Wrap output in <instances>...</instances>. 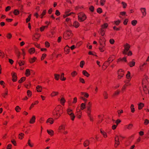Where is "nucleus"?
<instances>
[{"mask_svg":"<svg viewBox=\"0 0 149 149\" xmlns=\"http://www.w3.org/2000/svg\"><path fill=\"white\" fill-rule=\"evenodd\" d=\"M63 113V108L60 105L57 106L53 111L52 114L55 120H57L59 118Z\"/></svg>","mask_w":149,"mask_h":149,"instance_id":"1","label":"nucleus"},{"mask_svg":"<svg viewBox=\"0 0 149 149\" xmlns=\"http://www.w3.org/2000/svg\"><path fill=\"white\" fill-rule=\"evenodd\" d=\"M73 36L72 32L70 30H67L64 33L63 38L66 40L72 38Z\"/></svg>","mask_w":149,"mask_h":149,"instance_id":"2","label":"nucleus"},{"mask_svg":"<svg viewBox=\"0 0 149 149\" xmlns=\"http://www.w3.org/2000/svg\"><path fill=\"white\" fill-rule=\"evenodd\" d=\"M78 20L79 22L84 21L86 19V16L84 13L80 12L78 14Z\"/></svg>","mask_w":149,"mask_h":149,"instance_id":"3","label":"nucleus"},{"mask_svg":"<svg viewBox=\"0 0 149 149\" xmlns=\"http://www.w3.org/2000/svg\"><path fill=\"white\" fill-rule=\"evenodd\" d=\"M67 113L70 116V119L72 120H74L75 118V116L73 113V111L72 109L69 108L67 110Z\"/></svg>","mask_w":149,"mask_h":149,"instance_id":"4","label":"nucleus"},{"mask_svg":"<svg viewBox=\"0 0 149 149\" xmlns=\"http://www.w3.org/2000/svg\"><path fill=\"white\" fill-rule=\"evenodd\" d=\"M124 49L122 53L125 55L127 54V52L129 50L130 46L129 44L126 43L124 45Z\"/></svg>","mask_w":149,"mask_h":149,"instance_id":"5","label":"nucleus"},{"mask_svg":"<svg viewBox=\"0 0 149 149\" xmlns=\"http://www.w3.org/2000/svg\"><path fill=\"white\" fill-rule=\"evenodd\" d=\"M40 36V35L39 34H35L33 36V39L35 41H37L39 40Z\"/></svg>","mask_w":149,"mask_h":149,"instance_id":"6","label":"nucleus"},{"mask_svg":"<svg viewBox=\"0 0 149 149\" xmlns=\"http://www.w3.org/2000/svg\"><path fill=\"white\" fill-rule=\"evenodd\" d=\"M65 125L63 124L60 126L58 128V132H62L63 130H64L65 129Z\"/></svg>","mask_w":149,"mask_h":149,"instance_id":"7","label":"nucleus"},{"mask_svg":"<svg viewBox=\"0 0 149 149\" xmlns=\"http://www.w3.org/2000/svg\"><path fill=\"white\" fill-rule=\"evenodd\" d=\"M12 81L13 82H15L17 81V76L16 74L14 72L12 73Z\"/></svg>","mask_w":149,"mask_h":149,"instance_id":"8","label":"nucleus"},{"mask_svg":"<svg viewBox=\"0 0 149 149\" xmlns=\"http://www.w3.org/2000/svg\"><path fill=\"white\" fill-rule=\"evenodd\" d=\"M140 10L143 17H145L146 15V9L145 8H141Z\"/></svg>","mask_w":149,"mask_h":149,"instance_id":"9","label":"nucleus"},{"mask_svg":"<svg viewBox=\"0 0 149 149\" xmlns=\"http://www.w3.org/2000/svg\"><path fill=\"white\" fill-rule=\"evenodd\" d=\"M70 47L68 45H67L64 48V52L65 54H67L70 52Z\"/></svg>","mask_w":149,"mask_h":149,"instance_id":"10","label":"nucleus"},{"mask_svg":"<svg viewBox=\"0 0 149 149\" xmlns=\"http://www.w3.org/2000/svg\"><path fill=\"white\" fill-rule=\"evenodd\" d=\"M80 25V24L79 22L77 21H75L73 23V25H71L72 26H73L75 28H77Z\"/></svg>","mask_w":149,"mask_h":149,"instance_id":"11","label":"nucleus"},{"mask_svg":"<svg viewBox=\"0 0 149 149\" xmlns=\"http://www.w3.org/2000/svg\"><path fill=\"white\" fill-rule=\"evenodd\" d=\"M77 115V117L79 118H80L81 116V111L79 109H77V112H76Z\"/></svg>","mask_w":149,"mask_h":149,"instance_id":"12","label":"nucleus"},{"mask_svg":"<svg viewBox=\"0 0 149 149\" xmlns=\"http://www.w3.org/2000/svg\"><path fill=\"white\" fill-rule=\"evenodd\" d=\"M131 85L130 83L129 82V81L128 80V81L123 86L122 89V91L125 90L127 86H130Z\"/></svg>","mask_w":149,"mask_h":149,"instance_id":"13","label":"nucleus"},{"mask_svg":"<svg viewBox=\"0 0 149 149\" xmlns=\"http://www.w3.org/2000/svg\"><path fill=\"white\" fill-rule=\"evenodd\" d=\"M54 122V120L52 118H49L46 121V123H49L50 124H52Z\"/></svg>","mask_w":149,"mask_h":149,"instance_id":"14","label":"nucleus"},{"mask_svg":"<svg viewBox=\"0 0 149 149\" xmlns=\"http://www.w3.org/2000/svg\"><path fill=\"white\" fill-rule=\"evenodd\" d=\"M146 82H148V81L146 79L143 80L142 81V84L144 91H145V88H147V86L145 84V83Z\"/></svg>","mask_w":149,"mask_h":149,"instance_id":"15","label":"nucleus"},{"mask_svg":"<svg viewBox=\"0 0 149 149\" xmlns=\"http://www.w3.org/2000/svg\"><path fill=\"white\" fill-rule=\"evenodd\" d=\"M133 126V125L132 124H130L128 125H125V128L126 129H127L128 130H131L132 129Z\"/></svg>","mask_w":149,"mask_h":149,"instance_id":"16","label":"nucleus"},{"mask_svg":"<svg viewBox=\"0 0 149 149\" xmlns=\"http://www.w3.org/2000/svg\"><path fill=\"white\" fill-rule=\"evenodd\" d=\"M81 95L82 96H83L84 97L87 98H88L89 96V94L86 92H81L80 93Z\"/></svg>","mask_w":149,"mask_h":149,"instance_id":"17","label":"nucleus"},{"mask_svg":"<svg viewBox=\"0 0 149 149\" xmlns=\"http://www.w3.org/2000/svg\"><path fill=\"white\" fill-rule=\"evenodd\" d=\"M135 62L134 61V60H133L132 61L128 63L129 65L131 67H132L134 66L135 65Z\"/></svg>","mask_w":149,"mask_h":149,"instance_id":"18","label":"nucleus"},{"mask_svg":"<svg viewBox=\"0 0 149 149\" xmlns=\"http://www.w3.org/2000/svg\"><path fill=\"white\" fill-rule=\"evenodd\" d=\"M35 119L36 118L35 116H33L30 119L29 121V123L30 124H33L35 123Z\"/></svg>","mask_w":149,"mask_h":149,"instance_id":"19","label":"nucleus"},{"mask_svg":"<svg viewBox=\"0 0 149 149\" xmlns=\"http://www.w3.org/2000/svg\"><path fill=\"white\" fill-rule=\"evenodd\" d=\"M36 58L34 57L33 58H30L29 60V62L31 63H32L36 61Z\"/></svg>","mask_w":149,"mask_h":149,"instance_id":"20","label":"nucleus"},{"mask_svg":"<svg viewBox=\"0 0 149 149\" xmlns=\"http://www.w3.org/2000/svg\"><path fill=\"white\" fill-rule=\"evenodd\" d=\"M82 74L83 75L87 77H88L90 76V74L86 70H84L82 71Z\"/></svg>","mask_w":149,"mask_h":149,"instance_id":"21","label":"nucleus"},{"mask_svg":"<svg viewBox=\"0 0 149 149\" xmlns=\"http://www.w3.org/2000/svg\"><path fill=\"white\" fill-rule=\"evenodd\" d=\"M108 26V24L107 23H105L104 24H103L101 26V29H105L107 28Z\"/></svg>","mask_w":149,"mask_h":149,"instance_id":"22","label":"nucleus"},{"mask_svg":"<svg viewBox=\"0 0 149 149\" xmlns=\"http://www.w3.org/2000/svg\"><path fill=\"white\" fill-rule=\"evenodd\" d=\"M118 74L121 75L122 76L124 75V72L122 69L119 70L118 72Z\"/></svg>","mask_w":149,"mask_h":149,"instance_id":"23","label":"nucleus"},{"mask_svg":"<svg viewBox=\"0 0 149 149\" xmlns=\"http://www.w3.org/2000/svg\"><path fill=\"white\" fill-rule=\"evenodd\" d=\"M17 62L19 65L20 66L24 65V61L21 60H18Z\"/></svg>","mask_w":149,"mask_h":149,"instance_id":"24","label":"nucleus"},{"mask_svg":"<svg viewBox=\"0 0 149 149\" xmlns=\"http://www.w3.org/2000/svg\"><path fill=\"white\" fill-rule=\"evenodd\" d=\"M103 95L105 99H107L108 98V94L107 91H104L103 93Z\"/></svg>","mask_w":149,"mask_h":149,"instance_id":"25","label":"nucleus"},{"mask_svg":"<svg viewBox=\"0 0 149 149\" xmlns=\"http://www.w3.org/2000/svg\"><path fill=\"white\" fill-rule=\"evenodd\" d=\"M89 144V141L88 140H86L84 142V147H86L88 146Z\"/></svg>","mask_w":149,"mask_h":149,"instance_id":"26","label":"nucleus"},{"mask_svg":"<svg viewBox=\"0 0 149 149\" xmlns=\"http://www.w3.org/2000/svg\"><path fill=\"white\" fill-rule=\"evenodd\" d=\"M58 94V92L53 91L51 93L50 95L51 97H53L57 95Z\"/></svg>","mask_w":149,"mask_h":149,"instance_id":"27","label":"nucleus"},{"mask_svg":"<svg viewBox=\"0 0 149 149\" xmlns=\"http://www.w3.org/2000/svg\"><path fill=\"white\" fill-rule=\"evenodd\" d=\"M25 74L26 76L27 77H28L30 75V71L29 69H27L26 70Z\"/></svg>","mask_w":149,"mask_h":149,"instance_id":"28","label":"nucleus"},{"mask_svg":"<svg viewBox=\"0 0 149 149\" xmlns=\"http://www.w3.org/2000/svg\"><path fill=\"white\" fill-rule=\"evenodd\" d=\"M36 88L38 92H41L42 91V87L40 86H37L36 87Z\"/></svg>","mask_w":149,"mask_h":149,"instance_id":"29","label":"nucleus"},{"mask_svg":"<svg viewBox=\"0 0 149 149\" xmlns=\"http://www.w3.org/2000/svg\"><path fill=\"white\" fill-rule=\"evenodd\" d=\"M64 73H62L61 74L60 76V79L62 81H65L66 79L64 77Z\"/></svg>","mask_w":149,"mask_h":149,"instance_id":"30","label":"nucleus"},{"mask_svg":"<svg viewBox=\"0 0 149 149\" xmlns=\"http://www.w3.org/2000/svg\"><path fill=\"white\" fill-rule=\"evenodd\" d=\"M120 91L119 90H118L116 91L113 95V96H116L119 95L120 93Z\"/></svg>","mask_w":149,"mask_h":149,"instance_id":"31","label":"nucleus"},{"mask_svg":"<svg viewBox=\"0 0 149 149\" xmlns=\"http://www.w3.org/2000/svg\"><path fill=\"white\" fill-rule=\"evenodd\" d=\"M55 33V32L54 31H52L51 32V34L50 35H48L47 36L49 38H52L54 37V34Z\"/></svg>","mask_w":149,"mask_h":149,"instance_id":"32","label":"nucleus"},{"mask_svg":"<svg viewBox=\"0 0 149 149\" xmlns=\"http://www.w3.org/2000/svg\"><path fill=\"white\" fill-rule=\"evenodd\" d=\"M144 106V104L142 103H140L138 105V109L139 110H141L143 107Z\"/></svg>","mask_w":149,"mask_h":149,"instance_id":"33","label":"nucleus"},{"mask_svg":"<svg viewBox=\"0 0 149 149\" xmlns=\"http://www.w3.org/2000/svg\"><path fill=\"white\" fill-rule=\"evenodd\" d=\"M47 132L48 134L51 136H52L54 135V131L52 130H47Z\"/></svg>","mask_w":149,"mask_h":149,"instance_id":"34","label":"nucleus"},{"mask_svg":"<svg viewBox=\"0 0 149 149\" xmlns=\"http://www.w3.org/2000/svg\"><path fill=\"white\" fill-rule=\"evenodd\" d=\"M35 49L34 48H32L29 50V52L31 54H33L35 52Z\"/></svg>","mask_w":149,"mask_h":149,"instance_id":"35","label":"nucleus"},{"mask_svg":"<svg viewBox=\"0 0 149 149\" xmlns=\"http://www.w3.org/2000/svg\"><path fill=\"white\" fill-rule=\"evenodd\" d=\"M87 113L88 116L91 115V109L90 108L87 109Z\"/></svg>","mask_w":149,"mask_h":149,"instance_id":"36","label":"nucleus"},{"mask_svg":"<svg viewBox=\"0 0 149 149\" xmlns=\"http://www.w3.org/2000/svg\"><path fill=\"white\" fill-rule=\"evenodd\" d=\"M100 132L104 138H106L107 137V136L106 132L101 130H100Z\"/></svg>","mask_w":149,"mask_h":149,"instance_id":"37","label":"nucleus"},{"mask_svg":"<svg viewBox=\"0 0 149 149\" xmlns=\"http://www.w3.org/2000/svg\"><path fill=\"white\" fill-rule=\"evenodd\" d=\"M54 79L56 80H59L60 75L59 74H54Z\"/></svg>","mask_w":149,"mask_h":149,"instance_id":"38","label":"nucleus"},{"mask_svg":"<svg viewBox=\"0 0 149 149\" xmlns=\"http://www.w3.org/2000/svg\"><path fill=\"white\" fill-rule=\"evenodd\" d=\"M80 109L81 110H83L86 108V104L84 103H82L81 104Z\"/></svg>","mask_w":149,"mask_h":149,"instance_id":"39","label":"nucleus"},{"mask_svg":"<svg viewBox=\"0 0 149 149\" xmlns=\"http://www.w3.org/2000/svg\"><path fill=\"white\" fill-rule=\"evenodd\" d=\"M26 79V77H22L18 81V82L19 83H21L24 82Z\"/></svg>","mask_w":149,"mask_h":149,"instance_id":"40","label":"nucleus"},{"mask_svg":"<svg viewBox=\"0 0 149 149\" xmlns=\"http://www.w3.org/2000/svg\"><path fill=\"white\" fill-rule=\"evenodd\" d=\"M134 107V106L133 104H132L130 107L131 111L132 113H134L135 111V109Z\"/></svg>","mask_w":149,"mask_h":149,"instance_id":"41","label":"nucleus"},{"mask_svg":"<svg viewBox=\"0 0 149 149\" xmlns=\"http://www.w3.org/2000/svg\"><path fill=\"white\" fill-rule=\"evenodd\" d=\"M105 32V31L104 29H100V33L102 36H103L104 35Z\"/></svg>","mask_w":149,"mask_h":149,"instance_id":"42","label":"nucleus"},{"mask_svg":"<svg viewBox=\"0 0 149 149\" xmlns=\"http://www.w3.org/2000/svg\"><path fill=\"white\" fill-rule=\"evenodd\" d=\"M46 13V10H43L42 14L40 16V17L41 18H42L43 17V16L45 15Z\"/></svg>","mask_w":149,"mask_h":149,"instance_id":"43","label":"nucleus"},{"mask_svg":"<svg viewBox=\"0 0 149 149\" xmlns=\"http://www.w3.org/2000/svg\"><path fill=\"white\" fill-rule=\"evenodd\" d=\"M99 49L101 52H103L104 51L105 48L104 46H101L99 47Z\"/></svg>","mask_w":149,"mask_h":149,"instance_id":"44","label":"nucleus"},{"mask_svg":"<svg viewBox=\"0 0 149 149\" xmlns=\"http://www.w3.org/2000/svg\"><path fill=\"white\" fill-rule=\"evenodd\" d=\"M5 91V93H3L2 94V95L3 96V97L4 98L7 95H8V89H6Z\"/></svg>","mask_w":149,"mask_h":149,"instance_id":"45","label":"nucleus"},{"mask_svg":"<svg viewBox=\"0 0 149 149\" xmlns=\"http://www.w3.org/2000/svg\"><path fill=\"white\" fill-rule=\"evenodd\" d=\"M65 102V100L64 98L62 97L60 100V102L62 105H64V103Z\"/></svg>","mask_w":149,"mask_h":149,"instance_id":"46","label":"nucleus"},{"mask_svg":"<svg viewBox=\"0 0 149 149\" xmlns=\"http://www.w3.org/2000/svg\"><path fill=\"white\" fill-rule=\"evenodd\" d=\"M27 94L29 97H31L32 94L31 91L29 90H28L27 91Z\"/></svg>","mask_w":149,"mask_h":149,"instance_id":"47","label":"nucleus"},{"mask_svg":"<svg viewBox=\"0 0 149 149\" xmlns=\"http://www.w3.org/2000/svg\"><path fill=\"white\" fill-rule=\"evenodd\" d=\"M24 134L22 133H20L19 135V138L21 139H22L24 137Z\"/></svg>","mask_w":149,"mask_h":149,"instance_id":"48","label":"nucleus"},{"mask_svg":"<svg viewBox=\"0 0 149 149\" xmlns=\"http://www.w3.org/2000/svg\"><path fill=\"white\" fill-rule=\"evenodd\" d=\"M106 0H100V3L101 5L103 6L106 3Z\"/></svg>","mask_w":149,"mask_h":149,"instance_id":"49","label":"nucleus"},{"mask_svg":"<svg viewBox=\"0 0 149 149\" xmlns=\"http://www.w3.org/2000/svg\"><path fill=\"white\" fill-rule=\"evenodd\" d=\"M20 109L21 108L18 106H17L15 108V110L17 112H19Z\"/></svg>","mask_w":149,"mask_h":149,"instance_id":"50","label":"nucleus"},{"mask_svg":"<svg viewBox=\"0 0 149 149\" xmlns=\"http://www.w3.org/2000/svg\"><path fill=\"white\" fill-rule=\"evenodd\" d=\"M31 84L30 82H29L28 84H25L24 85L25 87L27 89H29L30 88Z\"/></svg>","mask_w":149,"mask_h":149,"instance_id":"51","label":"nucleus"},{"mask_svg":"<svg viewBox=\"0 0 149 149\" xmlns=\"http://www.w3.org/2000/svg\"><path fill=\"white\" fill-rule=\"evenodd\" d=\"M137 22V21L136 20H135L132 21L131 24L132 25L134 26H135Z\"/></svg>","mask_w":149,"mask_h":149,"instance_id":"52","label":"nucleus"},{"mask_svg":"<svg viewBox=\"0 0 149 149\" xmlns=\"http://www.w3.org/2000/svg\"><path fill=\"white\" fill-rule=\"evenodd\" d=\"M92 104V103L91 102H89L87 106V109H91Z\"/></svg>","mask_w":149,"mask_h":149,"instance_id":"53","label":"nucleus"},{"mask_svg":"<svg viewBox=\"0 0 149 149\" xmlns=\"http://www.w3.org/2000/svg\"><path fill=\"white\" fill-rule=\"evenodd\" d=\"M47 27L48 25H47L46 26H42L40 28V30L41 31H42L44 30V29L45 28H47Z\"/></svg>","mask_w":149,"mask_h":149,"instance_id":"54","label":"nucleus"},{"mask_svg":"<svg viewBox=\"0 0 149 149\" xmlns=\"http://www.w3.org/2000/svg\"><path fill=\"white\" fill-rule=\"evenodd\" d=\"M13 13L15 15H17L19 14V11L17 9L15 10Z\"/></svg>","mask_w":149,"mask_h":149,"instance_id":"55","label":"nucleus"},{"mask_svg":"<svg viewBox=\"0 0 149 149\" xmlns=\"http://www.w3.org/2000/svg\"><path fill=\"white\" fill-rule=\"evenodd\" d=\"M77 74V73L76 71H74L71 73V75L72 77H74Z\"/></svg>","mask_w":149,"mask_h":149,"instance_id":"56","label":"nucleus"},{"mask_svg":"<svg viewBox=\"0 0 149 149\" xmlns=\"http://www.w3.org/2000/svg\"><path fill=\"white\" fill-rule=\"evenodd\" d=\"M85 64V62L84 61H81L80 64V67L82 68L83 67L84 65Z\"/></svg>","mask_w":149,"mask_h":149,"instance_id":"57","label":"nucleus"},{"mask_svg":"<svg viewBox=\"0 0 149 149\" xmlns=\"http://www.w3.org/2000/svg\"><path fill=\"white\" fill-rule=\"evenodd\" d=\"M126 77L127 79H129L130 78V72L128 71L127 74L126 75Z\"/></svg>","mask_w":149,"mask_h":149,"instance_id":"58","label":"nucleus"},{"mask_svg":"<svg viewBox=\"0 0 149 149\" xmlns=\"http://www.w3.org/2000/svg\"><path fill=\"white\" fill-rule=\"evenodd\" d=\"M30 142L31 140L30 139H29L28 141V144L30 147H33V143L31 144Z\"/></svg>","mask_w":149,"mask_h":149,"instance_id":"59","label":"nucleus"},{"mask_svg":"<svg viewBox=\"0 0 149 149\" xmlns=\"http://www.w3.org/2000/svg\"><path fill=\"white\" fill-rule=\"evenodd\" d=\"M118 116L120 117V114L123 113V111L122 110H118Z\"/></svg>","mask_w":149,"mask_h":149,"instance_id":"60","label":"nucleus"},{"mask_svg":"<svg viewBox=\"0 0 149 149\" xmlns=\"http://www.w3.org/2000/svg\"><path fill=\"white\" fill-rule=\"evenodd\" d=\"M0 56L2 58L4 57V53L1 50H0Z\"/></svg>","mask_w":149,"mask_h":149,"instance_id":"61","label":"nucleus"},{"mask_svg":"<svg viewBox=\"0 0 149 149\" xmlns=\"http://www.w3.org/2000/svg\"><path fill=\"white\" fill-rule=\"evenodd\" d=\"M97 12L99 13H101L102 12V9L101 8H98L97 10Z\"/></svg>","mask_w":149,"mask_h":149,"instance_id":"62","label":"nucleus"},{"mask_svg":"<svg viewBox=\"0 0 149 149\" xmlns=\"http://www.w3.org/2000/svg\"><path fill=\"white\" fill-rule=\"evenodd\" d=\"M149 123V120L148 119H146L144 120V124L145 125H147Z\"/></svg>","mask_w":149,"mask_h":149,"instance_id":"63","label":"nucleus"},{"mask_svg":"<svg viewBox=\"0 0 149 149\" xmlns=\"http://www.w3.org/2000/svg\"><path fill=\"white\" fill-rule=\"evenodd\" d=\"M114 146L115 147H117L120 144L119 141H115Z\"/></svg>","mask_w":149,"mask_h":149,"instance_id":"64","label":"nucleus"}]
</instances>
